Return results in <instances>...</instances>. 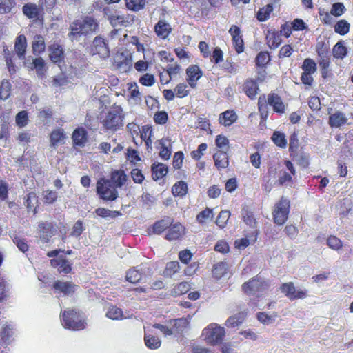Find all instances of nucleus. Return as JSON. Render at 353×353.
Listing matches in <instances>:
<instances>
[{"label":"nucleus","instance_id":"f257e3e1","mask_svg":"<svg viewBox=\"0 0 353 353\" xmlns=\"http://www.w3.org/2000/svg\"><path fill=\"white\" fill-rule=\"evenodd\" d=\"M125 113L120 105H113L101 113L100 123L106 132H116L124 125Z\"/></svg>","mask_w":353,"mask_h":353},{"label":"nucleus","instance_id":"f03ea898","mask_svg":"<svg viewBox=\"0 0 353 353\" xmlns=\"http://www.w3.org/2000/svg\"><path fill=\"white\" fill-rule=\"evenodd\" d=\"M268 105L272 106L274 112L281 114L285 110V105L281 96L276 93H270L267 97L263 94L258 99V110L261 118L264 120L268 116Z\"/></svg>","mask_w":353,"mask_h":353},{"label":"nucleus","instance_id":"7ed1b4c3","mask_svg":"<svg viewBox=\"0 0 353 353\" xmlns=\"http://www.w3.org/2000/svg\"><path fill=\"white\" fill-rule=\"evenodd\" d=\"M99 22L90 16H85L82 20L76 19L70 25V37H77L81 34H89L99 30Z\"/></svg>","mask_w":353,"mask_h":353},{"label":"nucleus","instance_id":"20e7f679","mask_svg":"<svg viewBox=\"0 0 353 353\" xmlns=\"http://www.w3.org/2000/svg\"><path fill=\"white\" fill-rule=\"evenodd\" d=\"M61 321L63 327L74 331L82 330L86 327L87 323L81 313L74 309L64 310L61 312Z\"/></svg>","mask_w":353,"mask_h":353},{"label":"nucleus","instance_id":"39448f33","mask_svg":"<svg viewBox=\"0 0 353 353\" xmlns=\"http://www.w3.org/2000/svg\"><path fill=\"white\" fill-rule=\"evenodd\" d=\"M202 336L206 344L215 346L221 344L225 336V330L216 323H211L203 330Z\"/></svg>","mask_w":353,"mask_h":353},{"label":"nucleus","instance_id":"423d86ee","mask_svg":"<svg viewBox=\"0 0 353 353\" xmlns=\"http://www.w3.org/2000/svg\"><path fill=\"white\" fill-rule=\"evenodd\" d=\"M290 207V200L284 196L281 197L280 200L275 203L272 214L273 222L276 225H283L288 219Z\"/></svg>","mask_w":353,"mask_h":353},{"label":"nucleus","instance_id":"0eeeda50","mask_svg":"<svg viewBox=\"0 0 353 353\" xmlns=\"http://www.w3.org/2000/svg\"><path fill=\"white\" fill-rule=\"evenodd\" d=\"M96 189L97 193L103 200L112 201L118 198V192L111 181L101 178L97 181Z\"/></svg>","mask_w":353,"mask_h":353},{"label":"nucleus","instance_id":"6e6552de","mask_svg":"<svg viewBox=\"0 0 353 353\" xmlns=\"http://www.w3.org/2000/svg\"><path fill=\"white\" fill-rule=\"evenodd\" d=\"M132 65L131 55L127 52H117L113 57V66L121 73L130 70Z\"/></svg>","mask_w":353,"mask_h":353},{"label":"nucleus","instance_id":"1a4fd4ad","mask_svg":"<svg viewBox=\"0 0 353 353\" xmlns=\"http://www.w3.org/2000/svg\"><path fill=\"white\" fill-rule=\"evenodd\" d=\"M280 289L285 296L290 301L304 299L307 296V290H296L293 282L281 284Z\"/></svg>","mask_w":353,"mask_h":353},{"label":"nucleus","instance_id":"9d476101","mask_svg":"<svg viewBox=\"0 0 353 353\" xmlns=\"http://www.w3.org/2000/svg\"><path fill=\"white\" fill-rule=\"evenodd\" d=\"M270 284L263 280L259 274L242 285V290L247 294L252 292H259L265 290Z\"/></svg>","mask_w":353,"mask_h":353},{"label":"nucleus","instance_id":"9b49d317","mask_svg":"<svg viewBox=\"0 0 353 353\" xmlns=\"http://www.w3.org/2000/svg\"><path fill=\"white\" fill-rule=\"evenodd\" d=\"M52 288L57 293L69 296L74 294L78 289V285L72 281H64L58 279L54 281Z\"/></svg>","mask_w":353,"mask_h":353},{"label":"nucleus","instance_id":"f8f14e48","mask_svg":"<svg viewBox=\"0 0 353 353\" xmlns=\"http://www.w3.org/2000/svg\"><path fill=\"white\" fill-rule=\"evenodd\" d=\"M186 83L191 89H196L198 81L203 77V71L196 64H192L186 68Z\"/></svg>","mask_w":353,"mask_h":353},{"label":"nucleus","instance_id":"ddd939ff","mask_svg":"<svg viewBox=\"0 0 353 353\" xmlns=\"http://www.w3.org/2000/svg\"><path fill=\"white\" fill-rule=\"evenodd\" d=\"M40 241L43 243H48L52 236L57 233L56 225L50 222H41L39 225Z\"/></svg>","mask_w":353,"mask_h":353},{"label":"nucleus","instance_id":"4468645a","mask_svg":"<svg viewBox=\"0 0 353 353\" xmlns=\"http://www.w3.org/2000/svg\"><path fill=\"white\" fill-rule=\"evenodd\" d=\"M229 34L232 37V44L236 53L240 54L245 50V43L243 41L241 30L236 25L230 26Z\"/></svg>","mask_w":353,"mask_h":353},{"label":"nucleus","instance_id":"2eb2a0df","mask_svg":"<svg viewBox=\"0 0 353 353\" xmlns=\"http://www.w3.org/2000/svg\"><path fill=\"white\" fill-rule=\"evenodd\" d=\"M91 52L94 54H99L102 58L109 57L110 51L108 43L105 39L101 36H97L94 41L92 46H91Z\"/></svg>","mask_w":353,"mask_h":353},{"label":"nucleus","instance_id":"dca6fc26","mask_svg":"<svg viewBox=\"0 0 353 353\" xmlns=\"http://www.w3.org/2000/svg\"><path fill=\"white\" fill-rule=\"evenodd\" d=\"M22 12L29 19L39 20L43 15V8L34 3H27L23 6Z\"/></svg>","mask_w":353,"mask_h":353},{"label":"nucleus","instance_id":"f3484780","mask_svg":"<svg viewBox=\"0 0 353 353\" xmlns=\"http://www.w3.org/2000/svg\"><path fill=\"white\" fill-rule=\"evenodd\" d=\"M53 268H57L59 274H68L72 271V263L65 256H58L50 260Z\"/></svg>","mask_w":353,"mask_h":353},{"label":"nucleus","instance_id":"a211bd4d","mask_svg":"<svg viewBox=\"0 0 353 353\" xmlns=\"http://www.w3.org/2000/svg\"><path fill=\"white\" fill-rule=\"evenodd\" d=\"M284 165L290 172L284 171L282 175L279 177L278 183L280 185L292 184L293 176H295L296 173L294 165L290 160H285Z\"/></svg>","mask_w":353,"mask_h":353},{"label":"nucleus","instance_id":"6ab92c4d","mask_svg":"<svg viewBox=\"0 0 353 353\" xmlns=\"http://www.w3.org/2000/svg\"><path fill=\"white\" fill-rule=\"evenodd\" d=\"M109 22L113 27L117 26H128L134 21V17L132 14H112L108 16Z\"/></svg>","mask_w":353,"mask_h":353},{"label":"nucleus","instance_id":"aec40b11","mask_svg":"<svg viewBox=\"0 0 353 353\" xmlns=\"http://www.w3.org/2000/svg\"><path fill=\"white\" fill-rule=\"evenodd\" d=\"M48 57L52 62L59 63L63 61L64 51L61 45L54 43L48 46Z\"/></svg>","mask_w":353,"mask_h":353},{"label":"nucleus","instance_id":"412c9836","mask_svg":"<svg viewBox=\"0 0 353 353\" xmlns=\"http://www.w3.org/2000/svg\"><path fill=\"white\" fill-rule=\"evenodd\" d=\"M212 159L214 161V165L219 171L227 168L229 166V156L227 151L218 150L212 155Z\"/></svg>","mask_w":353,"mask_h":353},{"label":"nucleus","instance_id":"4be33fe9","mask_svg":"<svg viewBox=\"0 0 353 353\" xmlns=\"http://www.w3.org/2000/svg\"><path fill=\"white\" fill-rule=\"evenodd\" d=\"M242 90L251 100L254 99L259 90L257 81L254 79H247L242 85Z\"/></svg>","mask_w":353,"mask_h":353},{"label":"nucleus","instance_id":"5701e85b","mask_svg":"<svg viewBox=\"0 0 353 353\" xmlns=\"http://www.w3.org/2000/svg\"><path fill=\"white\" fill-rule=\"evenodd\" d=\"M241 220L246 225L250 227L254 230L257 229V221L256 220L253 212L250 208L245 206L241 209Z\"/></svg>","mask_w":353,"mask_h":353},{"label":"nucleus","instance_id":"b1692460","mask_svg":"<svg viewBox=\"0 0 353 353\" xmlns=\"http://www.w3.org/2000/svg\"><path fill=\"white\" fill-rule=\"evenodd\" d=\"M266 44L270 49H276L281 46L282 39L277 30H267L265 34Z\"/></svg>","mask_w":353,"mask_h":353},{"label":"nucleus","instance_id":"393cba45","mask_svg":"<svg viewBox=\"0 0 353 353\" xmlns=\"http://www.w3.org/2000/svg\"><path fill=\"white\" fill-rule=\"evenodd\" d=\"M172 31V26L163 20H159L154 26V32L156 35L162 39H165Z\"/></svg>","mask_w":353,"mask_h":353},{"label":"nucleus","instance_id":"a878e982","mask_svg":"<svg viewBox=\"0 0 353 353\" xmlns=\"http://www.w3.org/2000/svg\"><path fill=\"white\" fill-rule=\"evenodd\" d=\"M165 238L169 241L178 240L184 233L185 228L181 224L170 225Z\"/></svg>","mask_w":353,"mask_h":353},{"label":"nucleus","instance_id":"bb28decb","mask_svg":"<svg viewBox=\"0 0 353 353\" xmlns=\"http://www.w3.org/2000/svg\"><path fill=\"white\" fill-rule=\"evenodd\" d=\"M347 121L345 114L341 111H336L328 117V125L332 128H339Z\"/></svg>","mask_w":353,"mask_h":353},{"label":"nucleus","instance_id":"cd10ccee","mask_svg":"<svg viewBox=\"0 0 353 353\" xmlns=\"http://www.w3.org/2000/svg\"><path fill=\"white\" fill-rule=\"evenodd\" d=\"M27 48L26 37L23 34L17 37L14 43V50L20 59H23L26 56Z\"/></svg>","mask_w":353,"mask_h":353},{"label":"nucleus","instance_id":"c85d7f7f","mask_svg":"<svg viewBox=\"0 0 353 353\" xmlns=\"http://www.w3.org/2000/svg\"><path fill=\"white\" fill-rule=\"evenodd\" d=\"M246 316V312H240L236 313L234 315L228 317L226 322H225V325L228 327H237L245 321Z\"/></svg>","mask_w":353,"mask_h":353},{"label":"nucleus","instance_id":"c756f323","mask_svg":"<svg viewBox=\"0 0 353 353\" xmlns=\"http://www.w3.org/2000/svg\"><path fill=\"white\" fill-rule=\"evenodd\" d=\"M237 116L234 110H225L219 116V123L224 127H229L236 122Z\"/></svg>","mask_w":353,"mask_h":353},{"label":"nucleus","instance_id":"7c9ffc66","mask_svg":"<svg viewBox=\"0 0 353 353\" xmlns=\"http://www.w3.org/2000/svg\"><path fill=\"white\" fill-rule=\"evenodd\" d=\"M72 139H73L74 145L77 146H82L87 142L88 134L83 128H77L72 134Z\"/></svg>","mask_w":353,"mask_h":353},{"label":"nucleus","instance_id":"2f4dec72","mask_svg":"<svg viewBox=\"0 0 353 353\" xmlns=\"http://www.w3.org/2000/svg\"><path fill=\"white\" fill-rule=\"evenodd\" d=\"M168 171V166L163 163H154L151 165L152 178L155 181L166 176Z\"/></svg>","mask_w":353,"mask_h":353},{"label":"nucleus","instance_id":"473e14b6","mask_svg":"<svg viewBox=\"0 0 353 353\" xmlns=\"http://www.w3.org/2000/svg\"><path fill=\"white\" fill-rule=\"evenodd\" d=\"M259 230H254L248 236L235 241V246L239 249L245 248L251 243L257 241Z\"/></svg>","mask_w":353,"mask_h":353},{"label":"nucleus","instance_id":"72a5a7b5","mask_svg":"<svg viewBox=\"0 0 353 353\" xmlns=\"http://www.w3.org/2000/svg\"><path fill=\"white\" fill-rule=\"evenodd\" d=\"M65 139V134L63 129L57 128L52 131L50 134V145L52 148H56L59 144L63 143Z\"/></svg>","mask_w":353,"mask_h":353},{"label":"nucleus","instance_id":"f704fd0d","mask_svg":"<svg viewBox=\"0 0 353 353\" xmlns=\"http://www.w3.org/2000/svg\"><path fill=\"white\" fill-rule=\"evenodd\" d=\"M228 272V265L225 262H218L212 269V276L216 279H221Z\"/></svg>","mask_w":353,"mask_h":353},{"label":"nucleus","instance_id":"c9c22d12","mask_svg":"<svg viewBox=\"0 0 353 353\" xmlns=\"http://www.w3.org/2000/svg\"><path fill=\"white\" fill-rule=\"evenodd\" d=\"M172 192L174 197L183 198L188 192V185L184 181H179L172 188Z\"/></svg>","mask_w":353,"mask_h":353},{"label":"nucleus","instance_id":"e433bc0d","mask_svg":"<svg viewBox=\"0 0 353 353\" xmlns=\"http://www.w3.org/2000/svg\"><path fill=\"white\" fill-rule=\"evenodd\" d=\"M46 43L43 36L36 35L32 41V52L34 55H39L45 52Z\"/></svg>","mask_w":353,"mask_h":353},{"label":"nucleus","instance_id":"4c0bfd02","mask_svg":"<svg viewBox=\"0 0 353 353\" xmlns=\"http://www.w3.org/2000/svg\"><path fill=\"white\" fill-rule=\"evenodd\" d=\"M271 61L270 54L268 51H260L257 56L255 57V65L258 68H263L268 65Z\"/></svg>","mask_w":353,"mask_h":353},{"label":"nucleus","instance_id":"58836bf2","mask_svg":"<svg viewBox=\"0 0 353 353\" xmlns=\"http://www.w3.org/2000/svg\"><path fill=\"white\" fill-rule=\"evenodd\" d=\"M144 343L150 350H157L161 347V344L159 337L150 334H145Z\"/></svg>","mask_w":353,"mask_h":353},{"label":"nucleus","instance_id":"ea45409f","mask_svg":"<svg viewBox=\"0 0 353 353\" xmlns=\"http://www.w3.org/2000/svg\"><path fill=\"white\" fill-rule=\"evenodd\" d=\"M213 218V212L212 208H205L197 215L196 220L200 225H205L207 221L212 220Z\"/></svg>","mask_w":353,"mask_h":353},{"label":"nucleus","instance_id":"a19ab883","mask_svg":"<svg viewBox=\"0 0 353 353\" xmlns=\"http://www.w3.org/2000/svg\"><path fill=\"white\" fill-rule=\"evenodd\" d=\"M143 277V273L137 270L135 268H130L125 273V279L132 284L139 282Z\"/></svg>","mask_w":353,"mask_h":353},{"label":"nucleus","instance_id":"79ce46f5","mask_svg":"<svg viewBox=\"0 0 353 353\" xmlns=\"http://www.w3.org/2000/svg\"><path fill=\"white\" fill-rule=\"evenodd\" d=\"M127 176L124 170H114L111 175V180L116 187H121L125 184Z\"/></svg>","mask_w":353,"mask_h":353},{"label":"nucleus","instance_id":"37998d69","mask_svg":"<svg viewBox=\"0 0 353 353\" xmlns=\"http://www.w3.org/2000/svg\"><path fill=\"white\" fill-rule=\"evenodd\" d=\"M271 139L277 147L284 149L288 145V141L285 139V134L279 131H275L272 133Z\"/></svg>","mask_w":353,"mask_h":353},{"label":"nucleus","instance_id":"c03bdc74","mask_svg":"<svg viewBox=\"0 0 353 353\" xmlns=\"http://www.w3.org/2000/svg\"><path fill=\"white\" fill-rule=\"evenodd\" d=\"M190 85L187 83H180L175 85L174 91L178 98L182 99L190 95Z\"/></svg>","mask_w":353,"mask_h":353},{"label":"nucleus","instance_id":"a18cd8bd","mask_svg":"<svg viewBox=\"0 0 353 353\" xmlns=\"http://www.w3.org/2000/svg\"><path fill=\"white\" fill-rule=\"evenodd\" d=\"M273 8L271 3L266 4L264 7L259 8L257 12V19L263 22L270 19Z\"/></svg>","mask_w":353,"mask_h":353},{"label":"nucleus","instance_id":"49530a36","mask_svg":"<svg viewBox=\"0 0 353 353\" xmlns=\"http://www.w3.org/2000/svg\"><path fill=\"white\" fill-rule=\"evenodd\" d=\"M180 265L179 261L168 262L163 274L165 277H172L179 271Z\"/></svg>","mask_w":353,"mask_h":353},{"label":"nucleus","instance_id":"de8ad7c7","mask_svg":"<svg viewBox=\"0 0 353 353\" xmlns=\"http://www.w3.org/2000/svg\"><path fill=\"white\" fill-rule=\"evenodd\" d=\"M106 316L112 320H121L123 318V311L117 305L109 306Z\"/></svg>","mask_w":353,"mask_h":353},{"label":"nucleus","instance_id":"09e8293b","mask_svg":"<svg viewBox=\"0 0 353 353\" xmlns=\"http://www.w3.org/2000/svg\"><path fill=\"white\" fill-rule=\"evenodd\" d=\"M319 63L321 77L325 79L328 76V68L330 65V57L328 55L321 57Z\"/></svg>","mask_w":353,"mask_h":353},{"label":"nucleus","instance_id":"8fccbe9b","mask_svg":"<svg viewBox=\"0 0 353 353\" xmlns=\"http://www.w3.org/2000/svg\"><path fill=\"white\" fill-rule=\"evenodd\" d=\"M350 25L345 19L339 20L334 26V30L341 36H344L350 31Z\"/></svg>","mask_w":353,"mask_h":353},{"label":"nucleus","instance_id":"3c124183","mask_svg":"<svg viewBox=\"0 0 353 353\" xmlns=\"http://www.w3.org/2000/svg\"><path fill=\"white\" fill-rule=\"evenodd\" d=\"M172 225L170 219H161L157 221L153 225V232L157 234L163 233Z\"/></svg>","mask_w":353,"mask_h":353},{"label":"nucleus","instance_id":"603ef678","mask_svg":"<svg viewBox=\"0 0 353 353\" xmlns=\"http://www.w3.org/2000/svg\"><path fill=\"white\" fill-rule=\"evenodd\" d=\"M347 52V48L343 45V41L337 42L332 48L333 57L337 59H343L346 56Z\"/></svg>","mask_w":353,"mask_h":353},{"label":"nucleus","instance_id":"864d4df0","mask_svg":"<svg viewBox=\"0 0 353 353\" xmlns=\"http://www.w3.org/2000/svg\"><path fill=\"white\" fill-rule=\"evenodd\" d=\"M11 84L8 79H3L0 86V98L1 100H6L10 96Z\"/></svg>","mask_w":353,"mask_h":353},{"label":"nucleus","instance_id":"5fc2aeb1","mask_svg":"<svg viewBox=\"0 0 353 353\" xmlns=\"http://www.w3.org/2000/svg\"><path fill=\"white\" fill-rule=\"evenodd\" d=\"M152 128L149 125H144L141 130V138L146 144L148 149L152 146Z\"/></svg>","mask_w":353,"mask_h":353},{"label":"nucleus","instance_id":"6e6d98bb","mask_svg":"<svg viewBox=\"0 0 353 353\" xmlns=\"http://www.w3.org/2000/svg\"><path fill=\"white\" fill-rule=\"evenodd\" d=\"M190 290V284L185 281L181 282L173 288L171 294L174 296H179L186 294Z\"/></svg>","mask_w":353,"mask_h":353},{"label":"nucleus","instance_id":"4d7b16f0","mask_svg":"<svg viewBox=\"0 0 353 353\" xmlns=\"http://www.w3.org/2000/svg\"><path fill=\"white\" fill-rule=\"evenodd\" d=\"M230 216V212L228 210H223L221 211L216 219V225L220 228H224L228 223Z\"/></svg>","mask_w":353,"mask_h":353},{"label":"nucleus","instance_id":"13d9d810","mask_svg":"<svg viewBox=\"0 0 353 353\" xmlns=\"http://www.w3.org/2000/svg\"><path fill=\"white\" fill-rule=\"evenodd\" d=\"M95 214L102 218L111 217L115 219L121 215V212L117 210H110L107 208H99L95 210Z\"/></svg>","mask_w":353,"mask_h":353},{"label":"nucleus","instance_id":"bf43d9fd","mask_svg":"<svg viewBox=\"0 0 353 353\" xmlns=\"http://www.w3.org/2000/svg\"><path fill=\"white\" fill-rule=\"evenodd\" d=\"M301 68L303 72L314 74L316 70V65L312 59L306 58L303 60Z\"/></svg>","mask_w":353,"mask_h":353},{"label":"nucleus","instance_id":"052dcab7","mask_svg":"<svg viewBox=\"0 0 353 353\" xmlns=\"http://www.w3.org/2000/svg\"><path fill=\"white\" fill-rule=\"evenodd\" d=\"M327 245L333 250L338 251L343 247V242L335 235L328 236Z\"/></svg>","mask_w":353,"mask_h":353},{"label":"nucleus","instance_id":"680f3d73","mask_svg":"<svg viewBox=\"0 0 353 353\" xmlns=\"http://www.w3.org/2000/svg\"><path fill=\"white\" fill-rule=\"evenodd\" d=\"M84 230L85 227L83 225V221L81 219H78L73 225V227H72L70 236L75 238H79L81 236Z\"/></svg>","mask_w":353,"mask_h":353},{"label":"nucleus","instance_id":"e2e57ef3","mask_svg":"<svg viewBox=\"0 0 353 353\" xmlns=\"http://www.w3.org/2000/svg\"><path fill=\"white\" fill-rule=\"evenodd\" d=\"M145 0H125L126 8L132 10L138 11L144 8Z\"/></svg>","mask_w":353,"mask_h":353},{"label":"nucleus","instance_id":"0e129e2a","mask_svg":"<svg viewBox=\"0 0 353 353\" xmlns=\"http://www.w3.org/2000/svg\"><path fill=\"white\" fill-rule=\"evenodd\" d=\"M15 0H0V13L8 14L15 6Z\"/></svg>","mask_w":353,"mask_h":353},{"label":"nucleus","instance_id":"69168bd1","mask_svg":"<svg viewBox=\"0 0 353 353\" xmlns=\"http://www.w3.org/2000/svg\"><path fill=\"white\" fill-rule=\"evenodd\" d=\"M166 72L169 73L170 76L174 79L181 73V67L177 62L174 63L168 64L167 68H163Z\"/></svg>","mask_w":353,"mask_h":353},{"label":"nucleus","instance_id":"338daca9","mask_svg":"<svg viewBox=\"0 0 353 353\" xmlns=\"http://www.w3.org/2000/svg\"><path fill=\"white\" fill-rule=\"evenodd\" d=\"M15 121L19 128L26 126L28 121V112L26 110H21L18 112L15 117Z\"/></svg>","mask_w":353,"mask_h":353},{"label":"nucleus","instance_id":"774afa93","mask_svg":"<svg viewBox=\"0 0 353 353\" xmlns=\"http://www.w3.org/2000/svg\"><path fill=\"white\" fill-rule=\"evenodd\" d=\"M139 82L144 86H152L155 83V78L154 74L150 73H145L139 77Z\"/></svg>","mask_w":353,"mask_h":353}]
</instances>
